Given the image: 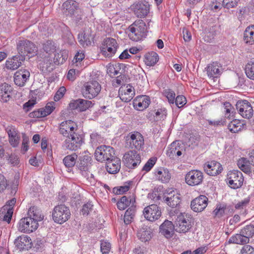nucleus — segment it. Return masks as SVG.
<instances>
[{
  "label": "nucleus",
  "mask_w": 254,
  "mask_h": 254,
  "mask_svg": "<svg viewBox=\"0 0 254 254\" xmlns=\"http://www.w3.org/2000/svg\"><path fill=\"white\" fill-rule=\"evenodd\" d=\"M60 134L64 137H68L75 134V131L77 130V126L71 120H67L62 122L58 127Z\"/></svg>",
  "instance_id": "nucleus-13"
},
{
  "label": "nucleus",
  "mask_w": 254,
  "mask_h": 254,
  "mask_svg": "<svg viewBox=\"0 0 254 254\" xmlns=\"http://www.w3.org/2000/svg\"><path fill=\"white\" fill-rule=\"evenodd\" d=\"M6 130L10 144L14 147L17 146L20 140V137L17 135V130L13 127H7Z\"/></svg>",
  "instance_id": "nucleus-38"
},
{
  "label": "nucleus",
  "mask_w": 254,
  "mask_h": 254,
  "mask_svg": "<svg viewBox=\"0 0 254 254\" xmlns=\"http://www.w3.org/2000/svg\"><path fill=\"white\" fill-rule=\"evenodd\" d=\"M135 211V206H131L126 210L124 215V223L126 225L129 224L132 221Z\"/></svg>",
  "instance_id": "nucleus-46"
},
{
  "label": "nucleus",
  "mask_w": 254,
  "mask_h": 254,
  "mask_svg": "<svg viewBox=\"0 0 254 254\" xmlns=\"http://www.w3.org/2000/svg\"><path fill=\"white\" fill-rule=\"evenodd\" d=\"M13 210L12 208H7V206H4L3 207V210L2 212L3 213L4 211L5 212V214L3 216V220L6 221L8 223L10 222L13 212Z\"/></svg>",
  "instance_id": "nucleus-52"
},
{
  "label": "nucleus",
  "mask_w": 254,
  "mask_h": 254,
  "mask_svg": "<svg viewBox=\"0 0 254 254\" xmlns=\"http://www.w3.org/2000/svg\"><path fill=\"white\" fill-rule=\"evenodd\" d=\"M204 169L208 175L214 176L220 173L223 168L219 163L212 161L204 165Z\"/></svg>",
  "instance_id": "nucleus-26"
},
{
  "label": "nucleus",
  "mask_w": 254,
  "mask_h": 254,
  "mask_svg": "<svg viewBox=\"0 0 254 254\" xmlns=\"http://www.w3.org/2000/svg\"><path fill=\"white\" fill-rule=\"evenodd\" d=\"M150 103L149 97L146 95L137 96L133 100V106L139 111H143L146 109Z\"/></svg>",
  "instance_id": "nucleus-32"
},
{
  "label": "nucleus",
  "mask_w": 254,
  "mask_h": 254,
  "mask_svg": "<svg viewBox=\"0 0 254 254\" xmlns=\"http://www.w3.org/2000/svg\"><path fill=\"white\" fill-rule=\"evenodd\" d=\"M56 46L54 43L50 40L47 41L43 45V50L48 55L47 57H51L56 52Z\"/></svg>",
  "instance_id": "nucleus-44"
},
{
  "label": "nucleus",
  "mask_w": 254,
  "mask_h": 254,
  "mask_svg": "<svg viewBox=\"0 0 254 254\" xmlns=\"http://www.w3.org/2000/svg\"><path fill=\"white\" fill-rule=\"evenodd\" d=\"M137 237L142 242H146L152 238L151 229L144 225L140 227L137 233Z\"/></svg>",
  "instance_id": "nucleus-35"
},
{
  "label": "nucleus",
  "mask_w": 254,
  "mask_h": 254,
  "mask_svg": "<svg viewBox=\"0 0 254 254\" xmlns=\"http://www.w3.org/2000/svg\"><path fill=\"white\" fill-rule=\"evenodd\" d=\"M92 106L91 101L82 99L72 100L69 104V107L71 110L76 109L80 112L85 111Z\"/></svg>",
  "instance_id": "nucleus-21"
},
{
  "label": "nucleus",
  "mask_w": 254,
  "mask_h": 254,
  "mask_svg": "<svg viewBox=\"0 0 254 254\" xmlns=\"http://www.w3.org/2000/svg\"><path fill=\"white\" fill-rule=\"evenodd\" d=\"M250 163V159L247 160L245 158H242L238 161L237 165L242 171L248 173L250 172L251 170Z\"/></svg>",
  "instance_id": "nucleus-47"
},
{
  "label": "nucleus",
  "mask_w": 254,
  "mask_h": 254,
  "mask_svg": "<svg viewBox=\"0 0 254 254\" xmlns=\"http://www.w3.org/2000/svg\"><path fill=\"white\" fill-rule=\"evenodd\" d=\"M241 254H254V248L250 245H244L241 250Z\"/></svg>",
  "instance_id": "nucleus-63"
},
{
  "label": "nucleus",
  "mask_w": 254,
  "mask_h": 254,
  "mask_svg": "<svg viewBox=\"0 0 254 254\" xmlns=\"http://www.w3.org/2000/svg\"><path fill=\"white\" fill-rule=\"evenodd\" d=\"M19 185V178H15L13 181L12 182L10 188H11V194H15L16 192L18 186Z\"/></svg>",
  "instance_id": "nucleus-64"
},
{
  "label": "nucleus",
  "mask_w": 254,
  "mask_h": 254,
  "mask_svg": "<svg viewBox=\"0 0 254 254\" xmlns=\"http://www.w3.org/2000/svg\"><path fill=\"white\" fill-rule=\"evenodd\" d=\"M127 143L131 149L140 150L144 145V138L139 132L136 131L129 133L126 137Z\"/></svg>",
  "instance_id": "nucleus-10"
},
{
  "label": "nucleus",
  "mask_w": 254,
  "mask_h": 254,
  "mask_svg": "<svg viewBox=\"0 0 254 254\" xmlns=\"http://www.w3.org/2000/svg\"><path fill=\"white\" fill-rule=\"evenodd\" d=\"M229 130L232 133H237L246 128L245 121L233 120L228 125Z\"/></svg>",
  "instance_id": "nucleus-36"
},
{
  "label": "nucleus",
  "mask_w": 254,
  "mask_h": 254,
  "mask_svg": "<svg viewBox=\"0 0 254 254\" xmlns=\"http://www.w3.org/2000/svg\"><path fill=\"white\" fill-rule=\"evenodd\" d=\"M92 158L89 155H84L77 157L76 167L82 175L87 174V172L91 164Z\"/></svg>",
  "instance_id": "nucleus-18"
},
{
  "label": "nucleus",
  "mask_w": 254,
  "mask_h": 254,
  "mask_svg": "<svg viewBox=\"0 0 254 254\" xmlns=\"http://www.w3.org/2000/svg\"><path fill=\"white\" fill-rule=\"evenodd\" d=\"M65 57H64L61 53L54 54V57H52V56L47 57L45 55L43 60L44 65L45 66H43V67L47 68L53 64L56 65L62 64L65 62Z\"/></svg>",
  "instance_id": "nucleus-23"
},
{
  "label": "nucleus",
  "mask_w": 254,
  "mask_h": 254,
  "mask_svg": "<svg viewBox=\"0 0 254 254\" xmlns=\"http://www.w3.org/2000/svg\"><path fill=\"white\" fill-rule=\"evenodd\" d=\"M121 168V160L116 156L106 163V169L110 174H116Z\"/></svg>",
  "instance_id": "nucleus-31"
},
{
  "label": "nucleus",
  "mask_w": 254,
  "mask_h": 254,
  "mask_svg": "<svg viewBox=\"0 0 254 254\" xmlns=\"http://www.w3.org/2000/svg\"><path fill=\"white\" fill-rule=\"evenodd\" d=\"M93 205L90 202L84 204L81 210V212L83 215H87L93 209Z\"/></svg>",
  "instance_id": "nucleus-61"
},
{
  "label": "nucleus",
  "mask_w": 254,
  "mask_h": 254,
  "mask_svg": "<svg viewBox=\"0 0 254 254\" xmlns=\"http://www.w3.org/2000/svg\"><path fill=\"white\" fill-rule=\"evenodd\" d=\"M28 217H32L33 220L36 221V222L42 221L44 218V216L41 213L40 209H38L37 207H31L28 211Z\"/></svg>",
  "instance_id": "nucleus-40"
},
{
  "label": "nucleus",
  "mask_w": 254,
  "mask_h": 254,
  "mask_svg": "<svg viewBox=\"0 0 254 254\" xmlns=\"http://www.w3.org/2000/svg\"><path fill=\"white\" fill-rule=\"evenodd\" d=\"M167 115V111L166 108H163L158 109L155 113L154 117L155 120L158 121L164 120Z\"/></svg>",
  "instance_id": "nucleus-51"
},
{
  "label": "nucleus",
  "mask_w": 254,
  "mask_h": 254,
  "mask_svg": "<svg viewBox=\"0 0 254 254\" xmlns=\"http://www.w3.org/2000/svg\"><path fill=\"white\" fill-rule=\"evenodd\" d=\"M130 183H128L127 185H126L123 186H121L119 188H114L113 189V191L114 193L117 194H121L124 193L127 191L129 189Z\"/></svg>",
  "instance_id": "nucleus-55"
},
{
  "label": "nucleus",
  "mask_w": 254,
  "mask_h": 254,
  "mask_svg": "<svg viewBox=\"0 0 254 254\" xmlns=\"http://www.w3.org/2000/svg\"><path fill=\"white\" fill-rule=\"evenodd\" d=\"M54 104V102L49 103L47 104L45 108L41 109L45 117L50 115L55 109V107L53 106Z\"/></svg>",
  "instance_id": "nucleus-62"
},
{
  "label": "nucleus",
  "mask_w": 254,
  "mask_h": 254,
  "mask_svg": "<svg viewBox=\"0 0 254 254\" xmlns=\"http://www.w3.org/2000/svg\"><path fill=\"white\" fill-rule=\"evenodd\" d=\"M38 227V223L33 220L32 217H26L21 218L19 223L18 229L23 233H30L35 231Z\"/></svg>",
  "instance_id": "nucleus-9"
},
{
  "label": "nucleus",
  "mask_w": 254,
  "mask_h": 254,
  "mask_svg": "<svg viewBox=\"0 0 254 254\" xmlns=\"http://www.w3.org/2000/svg\"><path fill=\"white\" fill-rule=\"evenodd\" d=\"M119 95L122 101L128 102L135 95L134 89L130 84L123 85L119 89Z\"/></svg>",
  "instance_id": "nucleus-19"
},
{
  "label": "nucleus",
  "mask_w": 254,
  "mask_h": 254,
  "mask_svg": "<svg viewBox=\"0 0 254 254\" xmlns=\"http://www.w3.org/2000/svg\"><path fill=\"white\" fill-rule=\"evenodd\" d=\"M174 101L176 105L179 108L183 107L187 103L186 98L183 95L177 96Z\"/></svg>",
  "instance_id": "nucleus-57"
},
{
  "label": "nucleus",
  "mask_w": 254,
  "mask_h": 254,
  "mask_svg": "<svg viewBox=\"0 0 254 254\" xmlns=\"http://www.w3.org/2000/svg\"><path fill=\"white\" fill-rule=\"evenodd\" d=\"M14 244L16 247L21 250H27L32 246V243L30 238L24 235L18 237L15 239Z\"/></svg>",
  "instance_id": "nucleus-30"
},
{
  "label": "nucleus",
  "mask_w": 254,
  "mask_h": 254,
  "mask_svg": "<svg viewBox=\"0 0 254 254\" xmlns=\"http://www.w3.org/2000/svg\"><path fill=\"white\" fill-rule=\"evenodd\" d=\"M183 146L179 141L172 142L167 151L166 154L171 159H175L182 154Z\"/></svg>",
  "instance_id": "nucleus-27"
},
{
  "label": "nucleus",
  "mask_w": 254,
  "mask_h": 254,
  "mask_svg": "<svg viewBox=\"0 0 254 254\" xmlns=\"http://www.w3.org/2000/svg\"><path fill=\"white\" fill-rule=\"evenodd\" d=\"M71 213L69 208L64 204L56 206L52 212V218L55 222L63 224L70 217Z\"/></svg>",
  "instance_id": "nucleus-5"
},
{
  "label": "nucleus",
  "mask_w": 254,
  "mask_h": 254,
  "mask_svg": "<svg viewBox=\"0 0 254 254\" xmlns=\"http://www.w3.org/2000/svg\"><path fill=\"white\" fill-rule=\"evenodd\" d=\"M25 60L24 57L17 54L6 61L5 66L8 69L16 70L21 66L22 62Z\"/></svg>",
  "instance_id": "nucleus-29"
},
{
  "label": "nucleus",
  "mask_w": 254,
  "mask_h": 254,
  "mask_svg": "<svg viewBox=\"0 0 254 254\" xmlns=\"http://www.w3.org/2000/svg\"><path fill=\"white\" fill-rule=\"evenodd\" d=\"M82 142V138L78 137L75 133L73 135L67 137L64 144L66 148L71 150H76L80 147Z\"/></svg>",
  "instance_id": "nucleus-25"
},
{
  "label": "nucleus",
  "mask_w": 254,
  "mask_h": 254,
  "mask_svg": "<svg viewBox=\"0 0 254 254\" xmlns=\"http://www.w3.org/2000/svg\"><path fill=\"white\" fill-rule=\"evenodd\" d=\"M13 92L12 86L4 82L0 85V100L6 103L11 98Z\"/></svg>",
  "instance_id": "nucleus-28"
},
{
  "label": "nucleus",
  "mask_w": 254,
  "mask_h": 254,
  "mask_svg": "<svg viewBox=\"0 0 254 254\" xmlns=\"http://www.w3.org/2000/svg\"><path fill=\"white\" fill-rule=\"evenodd\" d=\"M115 156L114 149L110 146L101 145L95 152L96 160L101 163H106Z\"/></svg>",
  "instance_id": "nucleus-6"
},
{
  "label": "nucleus",
  "mask_w": 254,
  "mask_h": 254,
  "mask_svg": "<svg viewBox=\"0 0 254 254\" xmlns=\"http://www.w3.org/2000/svg\"><path fill=\"white\" fill-rule=\"evenodd\" d=\"M66 88L64 86L61 87L55 94L54 99L55 101H59L64 95Z\"/></svg>",
  "instance_id": "nucleus-59"
},
{
  "label": "nucleus",
  "mask_w": 254,
  "mask_h": 254,
  "mask_svg": "<svg viewBox=\"0 0 254 254\" xmlns=\"http://www.w3.org/2000/svg\"><path fill=\"white\" fill-rule=\"evenodd\" d=\"M130 7L134 15L138 18H144L149 12V4L145 1L134 2Z\"/></svg>",
  "instance_id": "nucleus-14"
},
{
  "label": "nucleus",
  "mask_w": 254,
  "mask_h": 254,
  "mask_svg": "<svg viewBox=\"0 0 254 254\" xmlns=\"http://www.w3.org/2000/svg\"><path fill=\"white\" fill-rule=\"evenodd\" d=\"M175 230L177 232L186 233L191 228V220L185 214L181 213L175 220Z\"/></svg>",
  "instance_id": "nucleus-7"
},
{
  "label": "nucleus",
  "mask_w": 254,
  "mask_h": 254,
  "mask_svg": "<svg viewBox=\"0 0 254 254\" xmlns=\"http://www.w3.org/2000/svg\"><path fill=\"white\" fill-rule=\"evenodd\" d=\"M227 179L230 187L233 189L241 187L244 182L243 174L238 170L230 171L227 175Z\"/></svg>",
  "instance_id": "nucleus-12"
},
{
  "label": "nucleus",
  "mask_w": 254,
  "mask_h": 254,
  "mask_svg": "<svg viewBox=\"0 0 254 254\" xmlns=\"http://www.w3.org/2000/svg\"><path fill=\"white\" fill-rule=\"evenodd\" d=\"M63 38L64 42L69 45H73L75 42L73 36L68 27H66L64 30Z\"/></svg>",
  "instance_id": "nucleus-48"
},
{
  "label": "nucleus",
  "mask_w": 254,
  "mask_h": 254,
  "mask_svg": "<svg viewBox=\"0 0 254 254\" xmlns=\"http://www.w3.org/2000/svg\"><path fill=\"white\" fill-rule=\"evenodd\" d=\"M94 36L91 34L90 30H85L78 34V39L79 44L83 47L91 45Z\"/></svg>",
  "instance_id": "nucleus-34"
},
{
  "label": "nucleus",
  "mask_w": 254,
  "mask_h": 254,
  "mask_svg": "<svg viewBox=\"0 0 254 254\" xmlns=\"http://www.w3.org/2000/svg\"><path fill=\"white\" fill-rule=\"evenodd\" d=\"M30 72L26 69H20L14 74V83L20 87L24 86L30 77Z\"/></svg>",
  "instance_id": "nucleus-22"
},
{
  "label": "nucleus",
  "mask_w": 254,
  "mask_h": 254,
  "mask_svg": "<svg viewBox=\"0 0 254 254\" xmlns=\"http://www.w3.org/2000/svg\"><path fill=\"white\" fill-rule=\"evenodd\" d=\"M100 248L102 254H108L111 250V244L107 241H101Z\"/></svg>",
  "instance_id": "nucleus-56"
},
{
  "label": "nucleus",
  "mask_w": 254,
  "mask_h": 254,
  "mask_svg": "<svg viewBox=\"0 0 254 254\" xmlns=\"http://www.w3.org/2000/svg\"><path fill=\"white\" fill-rule=\"evenodd\" d=\"M97 78H91L84 84L82 88V93L85 98L91 99L96 97L100 93L101 86Z\"/></svg>",
  "instance_id": "nucleus-3"
},
{
  "label": "nucleus",
  "mask_w": 254,
  "mask_h": 254,
  "mask_svg": "<svg viewBox=\"0 0 254 254\" xmlns=\"http://www.w3.org/2000/svg\"><path fill=\"white\" fill-rule=\"evenodd\" d=\"M236 107L239 114L244 118L250 119L253 115V108L249 102L247 100L238 101Z\"/></svg>",
  "instance_id": "nucleus-17"
},
{
  "label": "nucleus",
  "mask_w": 254,
  "mask_h": 254,
  "mask_svg": "<svg viewBox=\"0 0 254 254\" xmlns=\"http://www.w3.org/2000/svg\"><path fill=\"white\" fill-rule=\"evenodd\" d=\"M208 199L203 195H200L191 201V209L196 212L202 211L208 204Z\"/></svg>",
  "instance_id": "nucleus-20"
},
{
  "label": "nucleus",
  "mask_w": 254,
  "mask_h": 254,
  "mask_svg": "<svg viewBox=\"0 0 254 254\" xmlns=\"http://www.w3.org/2000/svg\"><path fill=\"white\" fill-rule=\"evenodd\" d=\"M77 157V155L75 153L64 157L63 159V163L65 166L68 168H71L74 165L76 166Z\"/></svg>",
  "instance_id": "nucleus-42"
},
{
  "label": "nucleus",
  "mask_w": 254,
  "mask_h": 254,
  "mask_svg": "<svg viewBox=\"0 0 254 254\" xmlns=\"http://www.w3.org/2000/svg\"><path fill=\"white\" fill-rule=\"evenodd\" d=\"M118 47L116 39L112 38H106L104 39L101 47V53L105 57H111L114 55Z\"/></svg>",
  "instance_id": "nucleus-8"
},
{
  "label": "nucleus",
  "mask_w": 254,
  "mask_h": 254,
  "mask_svg": "<svg viewBox=\"0 0 254 254\" xmlns=\"http://www.w3.org/2000/svg\"><path fill=\"white\" fill-rule=\"evenodd\" d=\"M241 233H242V235L248 237L250 239L254 234V226L251 224L246 225L241 230Z\"/></svg>",
  "instance_id": "nucleus-50"
},
{
  "label": "nucleus",
  "mask_w": 254,
  "mask_h": 254,
  "mask_svg": "<svg viewBox=\"0 0 254 254\" xmlns=\"http://www.w3.org/2000/svg\"><path fill=\"white\" fill-rule=\"evenodd\" d=\"M160 233L166 238H172L174 234L175 226L173 223L168 220H166L160 226Z\"/></svg>",
  "instance_id": "nucleus-24"
},
{
  "label": "nucleus",
  "mask_w": 254,
  "mask_h": 254,
  "mask_svg": "<svg viewBox=\"0 0 254 254\" xmlns=\"http://www.w3.org/2000/svg\"><path fill=\"white\" fill-rule=\"evenodd\" d=\"M245 73L248 78L254 80V63H249L245 66Z\"/></svg>",
  "instance_id": "nucleus-49"
},
{
  "label": "nucleus",
  "mask_w": 254,
  "mask_h": 254,
  "mask_svg": "<svg viewBox=\"0 0 254 254\" xmlns=\"http://www.w3.org/2000/svg\"><path fill=\"white\" fill-rule=\"evenodd\" d=\"M128 36L131 40L138 41L147 35V27L145 23L141 19L135 20L128 28Z\"/></svg>",
  "instance_id": "nucleus-1"
},
{
  "label": "nucleus",
  "mask_w": 254,
  "mask_h": 254,
  "mask_svg": "<svg viewBox=\"0 0 254 254\" xmlns=\"http://www.w3.org/2000/svg\"><path fill=\"white\" fill-rule=\"evenodd\" d=\"M158 54L154 52H152L145 54L144 61L147 65L152 66L158 61Z\"/></svg>",
  "instance_id": "nucleus-43"
},
{
  "label": "nucleus",
  "mask_w": 254,
  "mask_h": 254,
  "mask_svg": "<svg viewBox=\"0 0 254 254\" xmlns=\"http://www.w3.org/2000/svg\"><path fill=\"white\" fill-rule=\"evenodd\" d=\"M203 175L202 172L197 170H191L186 175L185 181L189 186H195L198 185L203 181Z\"/></svg>",
  "instance_id": "nucleus-16"
},
{
  "label": "nucleus",
  "mask_w": 254,
  "mask_h": 254,
  "mask_svg": "<svg viewBox=\"0 0 254 254\" xmlns=\"http://www.w3.org/2000/svg\"><path fill=\"white\" fill-rule=\"evenodd\" d=\"M153 199L155 201L161 200L172 208L178 207L182 201L181 194L175 190L169 192L167 191L163 193L162 197L160 195L156 196L153 197Z\"/></svg>",
  "instance_id": "nucleus-4"
},
{
  "label": "nucleus",
  "mask_w": 254,
  "mask_h": 254,
  "mask_svg": "<svg viewBox=\"0 0 254 254\" xmlns=\"http://www.w3.org/2000/svg\"><path fill=\"white\" fill-rule=\"evenodd\" d=\"M243 39L247 44L252 45L254 43V25L246 28L244 32Z\"/></svg>",
  "instance_id": "nucleus-41"
},
{
  "label": "nucleus",
  "mask_w": 254,
  "mask_h": 254,
  "mask_svg": "<svg viewBox=\"0 0 254 254\" xmlns=\"http://www.w3.org/2000/svg\"><path fill=\"white\" fill-rule=\"evenodd\" d=\"M16 50L17 54L22 56L26 59V57L29 59L37 55L38 48L31 41L22 39L19 40L16 43Z\"/></svg>",
  "instance_id": "nucleus-2"
},
{
  "label": "nucleus",
  "mask_w": 254,
  "mask_h": 254,
  "mask_svg": "<svg viewBox=\"0 0 254 254\" xmlns=\"http://www.w3.org/2000/svg\"><path fill=\"white\" fill-rule=\"evenodd\" d=\"M250 239L248 237L242 235V233L236 234L231 236L229 240V243L235 244L242 245H246V244L249 243Z\"/></svg>",
  "instance_id": "nucleus-39"
},
{
  "label": "nucleus",
  "mask_w": 254,
  "mask_h": 254,
  "mask_svg": "<svg viewBox=\"0 0 254 254\" xmlns=\"http://www.w3.org/2000/svg\"><path fill=\"white\" fill-rule=\"evenodd\" d=\"M143 213L146 220L154 222L161 216L160 208L156 204H151L144 208Z\"/></svg>",
  "instance_id": "nucleus-15"
},
{
  "label": "nucleus",
  "mask_w": 254,
  "mask_h": 254,
  "mask_svg": "<svg viewBox=\"0 0 254 254\" xmlns=\"http://www.w3.org/2000/svg\"><path fill=\"white\" fill-rule=\"evenodd\" d=\"M220 64L217 62H213L207 65L206 71L210 78H217L221 74Z\"/></svg>",
  "instance_id": "nucleus-37"
},
{
  "label": "nucleus",
  "mask_w": 254,
  "mask_h": 254,
  "mask_svg": "<svg viewBox=\"0 0 254 254\" xmlns=\"http://www.w3.org/2000/svg\"><path fill=\"white\" fill-rule=\"evenodd\" d=\"M63 12L66 15H72L79 9V3L73 0H68L63 4Z\"/></svg>",
  "instance_id": "nucleus-33"
},
{
  "label": "nucleus",
  "mask_w": 254,
  "mask_h": 254,
  "mask_svg": "<svg viewBox=\"0 0 254 254\" xmlns=\"http://www.w3.org/2000/svg\"><path fill=\"white\" fill-rule=\"evenodd\" d=\"M225 206H221L220 204L217 205L216 208L213 211V214L215 217L220 218L225 214L226 209Z\"/></svg>",
  "instance_id": "nucleus-53"
},
{
  "label": "nucleus",
  "mask_w": 254,
  "mask_h": 254,
  "mask_svg": "<svg viewBox=\"0 0 254 254\" xmlns=\"http://www.w3.org/2000/svg\"><path fill=\"white\" fill-rule=\"evenodd\" d=\"M123 161L127 168L134 169L140 163L141 157L136 151L130 150L124 154Z\"/></svg>",
  "instance_id": "nucleus-11"
},
{
  "label": "nucleus",
  "mask_w": 254,
  "mask_h": 254,
  "mask_svg": "<svg viewBox=\"0 0 254 254\" xmlns=\"http://www.w3.org/2000/svg\"><path fill=\"white\" fill-rule=\"evenodd\" d=\"M239 0H223L222 4L225 7L229 9L236 7Z\"/></svg>",
  "instance_id": "nucleus-58"
},
{
  "label": "nucleus",
  "mask_w": 254,
  "mask_h": 254,
  "mask_svg": "<svg viewBox=\"0 0 254 254\" xmlns=\"http://www.w3.org/2000/svg\"><path fill=\"white\" fill-rule=\"evenodd\" d=\"M164 94L168 99L170 104H174L175 99V93L171 89H166L164 91Z\"/></svg>",
  "instance_id": "nucleus-54"
},
{
  "label": "nucleus",
  "mask_w": 254,
  "mask_h": 254,
  "mask_svg": "<svg viewBox=\"0 0 254 254\" xmlns=\"http://www.w3.org/2000/svg\"><path fill=\"white\" fill-rule=\"evenodd\" d=\"M156 160L155 158L149 159L143 166L142 170L146 172L149 171L155 164Z\"/></svg>",
  "instance_id": "nucleus-60"
},
{
  "label": "nucleus",
  "mask_w": 254,
  "mask_h": 254,
  "mask_svg": "<svg viewBox=\"0 0 254 254\" xmlns=\"http://www.w3.org/2000/svg\"><path fill=\"white\" fill-rule=\"evenodd\" d=\"M155 176L159 181L164 183L168 182L171 178L170 174L167 169H163L156 171Z\"/></svg>",
  "instance_id": "nucleus-45"
}]
</instances>
